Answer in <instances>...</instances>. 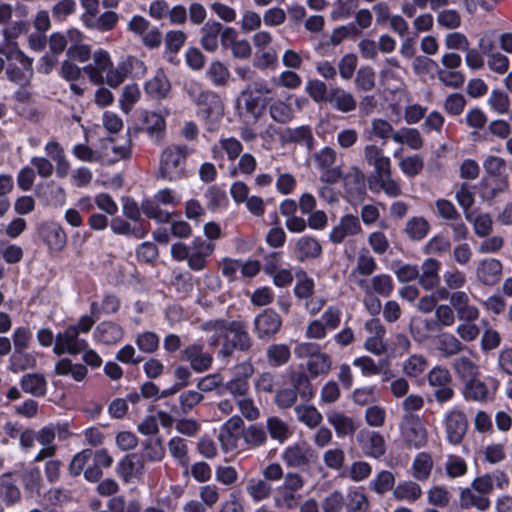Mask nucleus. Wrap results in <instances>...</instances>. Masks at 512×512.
I'll list each match as a JSON object with an SVG mask.
<instances>
[{
  "label": "nucleus",
  "instance_id": "obj_1",
  "mask_svg": "<svg viewBox=\"0 0 512 512\" xmlns=\"http://www.w3.org/2000/svg\"><path fill=\"white\" fill-rule=\"evenodd\" d=\"M202 328L211 333V346H218L223 339V346L219 352L223 358L231 357L234 350L248 351L252 347L247 325L242 321L211 320L205 322Z\"/></svg>",
  "mask_w": 512,
  "mask_h": 512
},
{
  "label": "nucleus",
  "instance_id": "obj_2",
  "mask_svg": "<svg viewBox=\"0 0 512 512\" xmlns=\"http://www.w3.org/2000/svg\"><path fill=\"white\" fill-rule=\"evenodd\" d=\"M363 160L373 168L369 177L370 189L383 192L389 197L396 198L402 195L401 185L392 177V163L390 157L384 154L381 147L367 144L363 148Z\"/></svg>",
  "mask_w": 512,
  "mask_h": 512
},
{
  "label": "nucleus",
  "instance_id": "obj_3",
  "mask_svg": "<svg viewBox=\"0 0 512 512\" xmlns=\"http://www.w3.org/2000/svg\"><path fill=\"white\" fill-rule=\"evenodd\" d=\"M215 245L201 237H196L186 245L182 242L171 246V256L176 261H186L188 267L194 271L204 270L208 263V257L213 253Z\"/></svg>",
  "mask_w": 512,
  "mask_h": 512
},
{
  "label": "nucleus",
  "instance_id": "obj_4",
  "mask_svg": "<svg viewBox=\"0 0 512 512\" xmlns=\"http://www.w3.org/2000/svg\"><path fill=\"white\" fill-rule=\"evenodd\" d=\"M0 54L8 61L7 78L20 86L28 84L34 74L32 59L18 46L0 47Z\"/></svg>",
  "mask_w": 512,
  "mask_h": 512
},
{
  "label": "nucleus",
  "instance_id": "obj_5",
  "mask_svg": "<svg viewBox=\"0 0 512 512\" xmlns=\"http://www.w3.org/2000/svg\"><path fill=\"white\" fill-rule=\"evenodd\" d=\"M188 155L187 146H168L161 155L160 174L163 178L175 181L185 175V164Z\"/></svg>",
  "mask_w": 512,
  "mask_h": 512
},
{
  "label": "nucleus",
  "instance_id": "obj_6",
  "mask_svg": "<svg viewBox=\"0 0 512 512\" xmlns=\"http://www.w3.org/2000/svg\"><path fill=\"white\" fill-rule=\"evenodd\" d=\"M399 428L402 440L408 448L420 449L428 443V431L419 415L404 414Z\"/></svg>",
  "mask_w": 512,
  "mask_h": 512
},
{
  "label": "nucleus",
  "instance_id": "obj_7",
  "mask_svg": "<svg viewBox=\"0 0 512 512\" xmlns=\"http://www.w3.org/2000/svg\"><path fill=\"white\" fill-rule=\"evenodd\" d=\"M87 347V341L80 337V333L77 332L76 328L68 326L63 332L55 336L53 352L58 356L64 353L78 355L85 351Z\"/></svg>",
  "mask_w": 512,
  "mask_h": 512
},
{
  "label": "nucleus",
  "instance_id": "obj_8",
  "mask_svg": "<svg viewBox=\"0 0 512 512\" xmlns=\"http://www.w3.org/2000/svg\"><path fill=\"white\" fill-rule=\"evenodd\" d=\"M444 425L448 442L454 445L461 443L468 428L465 413L458 408H452L445 414Z\"/></svg>",
  "mask_w": 512,
  "mask_h": 512
},
{
  "label": "nucleus",
  "instance_id": "obj_9",
  "mask_svg": "<svg viewBox=\"0 0 512 512\" xmlns=\"http://www.w3.org/2000/svg\"><path fill=\"white\" fill-rule=\"evenodd\" d=\"M194 101L199 109V112L207 120H218L224 114V104L221 97L212 91H202L195 98Z\"/></svg>",
  "mask_w": 512,
  "mask_h": 512
},
{
  "label": "nucleus",
  "instance_id": "obj_10",
  "mask_svg": "<svg viewBox=\"0 0 512 512\" xmlns=\"http://www.w3.org/2000/svg\"><path fill=\"white\" fill-rule=\"evenodd\" d=\"M313 452L305 442H297L287 446L282 454L281 459L287 467L300 468L311 464Z\"/></svg>",
  "mask_w": 512,
  "mask_h": 512
},
{
  "label": "nucleus",
  "instance_id": "obj_11",
  "mask_svg": "<svg viewBox=\"0 0 512 512\" xmlns=\"http://www.w3.org/2000/svg\"><path fill=\"white\" fill-rule=\"evenodd\" d=\"M356 440L366 456L380 458L385 453V440L379 432L362 429L357 433Z\"/></svg>",
  "mask_w": 512,
  "mask_h": 512
},
{
  "label": "nucleus",
  "instance_id": "obj_12",
  "mask_svg": "<svg viewBox=\"0 0 512 512\" xmlns=\"http://www.w3.org/2000/svg\"><path fill=\"white\" fill-rule=\"evenodd\" d=\"M282 326L280 315L273 309H266L254 319V329L260 339H270Z\"/></svg>",
  "mask_w": 512,
  "mask_h": 512
},
{
  "label": "nucleus",
  "instance_id": "obj_13",
  "mask_svg": "<svg viewBox=\"0 0 512 512\" xmlns=\"http://www.w3.org/2000/svg\"><path fill=\"white\" fill-rule=\"evenodd\" d=\"M112 65L109 53L99 49L93 53V62L84 66L83 71L87 74L90 82L101 85L104 83L103 73H107Z\"/></svg>",
  "mask_w": 512,
  "mask_h": 512
},
{
  "label": "nucleus",
  "instance_id": "obj_14",
  "mask_svg": "<svg viewBox=\"0 0 512 512\" xmlns=\"http://www.w3.org/2000/svg\"><path fill=\"white\" fill-rule=\"evenodd\" d=\"M362 227L359 219L352 215H344L339 223L334 226L329 234V239L335 243H342L347 237H352L360 234Z\"/></svg>",
  "mask_w": 512,
  "mask_h": 512
},
{
  "label": "nucleus",
  "instance_id": "obj_15",
  "mask_svg": "<svg viewBox=\"0 0 512 512\" xmlns=\"http://www.w3.org/2000/svg\"><path fill=\"white\" fill-rule=\"evenodd\" d=\"M450 304L455 309L459 320L473 322L479 318V310L470 303L468 294L458 290L451 293Z\"/></svg>",
  "mask_w": 512,
  "mask_h": 512
},
{
  "label": "nucleus",
  "instance_id": "obj_16",
  "mask_svg": "<svg viewBox=\"0 0 512 512\" xmlns=\"http://www.w3.org/2000/svg\"><path fill=\"white\" fill-rule=\"evenodd\" d=\"M144 460L137 454L125 456L117 465V473L125 483H132L143 475Z\"/></svg>",
  "mask_w": 512,
  "mask_h": 512
},
{
  "label": "nucleus",
  "instance_id": "obj_17",
  "mask_svg": "<svg viewBox=\"0 0 512 512\" xmlns=\"http://www.w3.org/2000/svg\"><path fill=\"white\" fill-rule=\"evenodd\" d=\"M502 263L494 258L483 259L477 263L476 278L488 286L495 285L502 275Z\"/></svg>",
  "mask_w": 512,
  "mask_h": 512
},
{
  "label": "nucleus",
  "instance_id": "obj_18",
  "mask_svg": "<svg viewBox=\"0 0 512 512\" xmlns=\"http://www.w3.org/2000/svg\"><path fill=\"white\" fill-rule=\"evenodd\" d=\"M39 234L49 249L61 251L67 242V236L63 228L54 223L46 222L39 226Z\"/></svg>",
  "mask_w": 512,
  "mask_h": 512
},
{
  "label": "nucleus",
  "instance_id": "obj_19",
  "mask_svg": "<svg viewBox=\"0 0 512 512\" xmlns=\"http://www.w3.org/2000/svg\"><path fill=\"white\" fill-rule=\"evenodd\" d=\"M357 285L364 293H373L384 297H388L394 289L393 280L387 274H378L370 279H357Z\"/></svg>",
  "mask_w": 512,
  "mask_h": 512
},
{
  "label": "nucleus",
  "instance_id": "obj_20",
  "mask_svg": "<svg viewBox=\"0 0 512 512\" xmlns=\"http://www.w3.org/2000/svg\"><path fill=\"white\" fill-rule=\"evenodd\" d=\"M183 360L190 363L191 368L198 373L207 371L213 362V357L210 353L203 350L201 345H190L186 347L183 352Z\"/></svg>",
  "mask_w": 512,
  "mask_h": 512
},
{
  "label": "nucleus",
  "instance_id": "obj_21",
  "mask_svg": "<svg viewBox=\"0 0 512 512\" xmlns=\"http://www.w3.org/2000/svg\"><path fill=\"white\" fill-rule=\"evenodd\" d=\"M440 268V261L434 258H428L423 261L418 276V282L423 289L430 291L438 287L440 283Z\"/></svg>",
  "mask_w": 512,
  "mask_h": 512
},
{
  "label": "nucleus",
  "instance_id": "obj_22",
  "mask_svg": "<svg viewBox=\"0 0 512 512\" xmlns=\"http://www.w3.org/2000/svg\"><path fill=\"white\" fill-rule=\"evenodd\" d=\"M508 189V176L484 177L479 183V194L483 201H492Z\"/></svg>",
  "mask_w": 512,
  "mask_h": 512
},
{
  "label": "nucleus",
  "instance_id": "obj_23",
  "mask_svg": "<svg viewBox=\"0 0 512 512\" xmlns=\"http://www.w3.org/2000/svg\"><path fill=\"white\" fill-rule=\"evenodd\" d=\"M222 32V24L210 19L200 29V43L204 50L215 52L219 47V37Z\"/></svg>",
  "mask_w": 512,
  "mask_h": 512
},
{
  "label": "nucleus",
  "instance_id": "obj_24",
  "mask_svg": "<svg viewBox=\"0 0 512 512\" xmlns=\"http://www.w3.org/2000/svg\"><path fill=\"white\" fill-rule=\"evenodd\" d=\"M103 162L107 164L116 163L122 159H129L131 157V139L128 138L124 144L117 145L112 139L103 141L102 149Z\"/></svg>",
  "mask_w": 512,
  "mask_h": 512
},
{
  "label": "nucleus",
  "instance_id": "obj_25",
  "mask_svg": "<svg viewBox=\"0 0 512 512\" xmlns=\"http://www.w3.org/2000/svg\"><path fill=\"white\" fill-rule=\"evenodd\" d=\"M144 130L155 143H160L165 135L166 120L165 116L157 112H145L144 117Z\"/></svg>",
  "mask_w": 512,
  "mask_h": 512
},
{
  "label": "nucleus",
  "instance_id": "obj_26",
  "mask_svg": "<svg viewBox=\"0 0 512 512\" xmlns=\"http://www.w3.org/2000/svg\"><path fill=\"white\" fill-rule=\"evenodd\" d=\"M333 108L342 112L349 113L356 109L357 102L352 93L340 87H332L329 90L328 101Z\"/></svg>",
  "mask_w": 512,
  "mask_h": 512
},
{
  "label": "nucleus",
  "instance_id": "obj_27",
  "mask_svg": "<svg viewBox=\"0 0 512 512\" xmlns=\"http://www.w3.org/2000/svg\"><path fill=\"white\" fill-rule=\"evenodd\" d=\"M170 89V82L162 69L157 70L155 75L145 84L146 94L156 100L166 98Z\"/></svg>",
  "mask_w": 512,
  "mask_h": 512
},
{
  "label": "nucleus",
  "instance_id": "obj_28",
  "mask_svg": "<svg viewBox=\"0 0 512 512\" xmlns=\"http://www.w3.org/2000/svg\"><path fill=\"white\" fill-rule=\"evenodd\" d=\"M459 503L463 509L476 508L480 511L487 510L491 505V501L487 496L481 495L471 486L461 489Z\"/></svg>",
  "mask_w": 512,
  "mask_h": 512
},
{
  "label": "nucleus",
  "instance_id": "obj_29",
  "mask_svg": "<svg viewBox=\"0 0 512 512\" xmlns=\"http://www.w3.org/2000/svg\"><path fill=\"white\" fill-rule=\"evenodd\" d=\"M55 431L51 427H43L36 433V441L42 445V449L36 454L34 461L41 462L46 458L55 455L56 446L54 445Z\"/></svg>",
  "mask_w": 512,
  "mask_h": 512
},
{
  "label": "nucleus",
  "instance_id": "obj_30",
  "mask_svg": "<svg viewBox=\"0 0 512 512\" xmlns=\"http://www.w3.org/2000/svg\"><path fill=\"white\" fill-rule=\"evenodd\" d=\"M322 247L317 239L310 236H303L296 242L295 256L304 262L308 259H315L321 255Z\"/></svg>",
  "mask_w": 512,
  "mask_h": 512
},
{
  "label": "nucleus",
  "instance_id": "obj_31",
  "mask_svg": "<svg viewBox=\"0 0 512 512\" xmlns=\"http://www.w3.org/2000/svg\"><path fill=\"white\" fill-rule=\"evenodd\" d=\"M93 466L84 471V477L91 482L99 480L102 476V468H109L113 463V458L105 449L93 452Z\"/></svg>",
  "mask_w": 512,
  "mask_h": 512
},
{
  "label": "nucleus",
  "instance_id": "obj_32",
  "mask_svg": "<svg viewBox=\"0 0 512 512\" xmlns=\"http://www.w3.org/2000/svg\"><path fill=\"white\" fill-rule=\"evenodd\" d=\"M95 337L105 345H113L122 339L123 329L117 323L102 322L95 329Z\"/></svg>",
  "mask_w": 512,
  "mask_h": 512
},
{
  "label": "nucleus",
  "instance_id": "obj_33",
  "mask_svg": "<svg viewBox=\"0 0 512 512\" xmlns=\"http://www.w3.org/2000/svg\"><path fill=\"white\" fill-rule=\"evenodd\" d=\"M342 181L348 194L354 196L364 192L365 175L357 166L350 167L348 172L342 175Z\"/></svg>",
  "mask_w": 512,
  "mask_h": 512
},
{
  "label": "nucleus",
  "instance_id": "obj_34",
  "mask_svg": "<svg viewBox=\"0 0 512 512\" xmlns=\"http://www.w3.org/2000/svg\"><path fill=\"white\" fill-rule=\"evenodd\" d=\"M463 395L466 400L479 403H485L491 398L486 383L479 380L477 377L465 383Z\"/></svg>",
  "mask_w": 512,
  "mask_h": 512
},
{
  "label": "nucleus",
  "instance_id": "obj_35",
  "mask_svg": "<svg viewBox=\"0 0 512 512\" xmlns=\"http://www.w3.org/2000/svg\"><path fill=\"white\" fill-rule=\"evenodd\" d=\"M294 412L298 422L310 429L318 427L323 420L321 412L313 405H296L294 407Z\"/></svg>",
  "mask_w": 512,
  "mask_h": 512
},
{
  "label": "nucleus",
  "instance_id": "obj_36",
  "mask_svg": "<svg viewBox=\"0 0 512 512\" xmlns=\"http://www.w3.org/2000/svg\"><path fill=\"white\" fill-rule=\"evenodd\" d=\"M21 388L24 392L36 397L46 394L47 381L42 374L28 373L22 376L20 380Z\"/></svg>",
  "mask_w": 512,
  "mask_h": 512
},
{
  "label": "nucleus",
  "instance_id": "obj_37",
  "mask_svg": "<svg viewBox=\"0 0 512 512\" xmlns=\"http://www.w3.org/2000/svg\"><path fill=\"white\" fill-rule=\"evenodd\" d=\"M281 137L285 142H294L305 145L308 150H311L314 145V136L311 129L307 126L286 128Z\"/></svg>",
  "mask_w": 512,
  "mask_h": 512
},
{
  "label": "nucleus",
  "instance_id": "obj_38",
  "mask_svg": "<svg viewBox=\"0 0 512 512\" xmlns=\"http://www.w3.org/2000/svg\"><path fill=\"white\" fill-rule=\"evenodd\" d=\"M393 141L397 144L407 145L412 150H419L424 145V139L419 130L408 127L398 129Z\"/></svg>",
  "mask_w": 512,
  "mask_h": 512
},
{
  "label": "nucleus",
  "instance_id": "obj_39",
  "mask_svg": "<svg viewBox=\"0 0 512 512\" xmlns=\"http://www.w3.org/2000/svg\"><path fill=\"white\" fill-rule=\"evenodd\" d=\"M266 429L269 436L280 444L288 440L292 434L289 424L277 416L267 418Z\"/></svg>",
  "mask_w": 512,
  "mask_h": 512
},
{
  "label": "nucleus",
  "instance_id": "obj_40",
  "mask_svg": "<svg viewBox=\"0 0 512 512\" xmlns=\"http://www.w3.org/2000/svg\"><path fill=\"white\" fill-rule=\"evenodd\" d=\"M327 420L340 437L350 435L356 431V425L353 419L343 413L332 411L327 414Z\"/></svg>",
  "mask_w": 512,
  "mask_h": 512
},
{
  "label": "nucleus",
  "instance_id": "obj_41",
  "mask_svg": "<svg viewBox=\"0 0 512 512\" xmlns=\"http://www.w3.org/2000/svg\"><path fill=\"white\" fill-rule=\"evenodd\" d=\"M261 101L262 100L256 97V95H253L251 91L244 89L238 97L237 105L240 107V103L243 102L245 112L254 122H257L263 113Z\"/></svg>",
  "mask_w": 512,
  "mask_h": 512
},
{
  "label": "nucleus",
  "instance_id": "obj_42",
  "mask_svg": "<svg viewBox=\"0 0 512 512\" xmlns=\"http://www.w3.org/2000/svg\"><path fill=\"white\" fill-rule=\"evenodd\" d=\"M433 464L430 454L426 452L418 453L411 466L412 476L419 481L427 480L431 474Z\"/></svg>",
  "mask_w": 512,
  "mask_h": 512
},
{
  "label": "nucleus",
  "instance_id": "obj_43",
  "mask_svg": "<svg viewBox=\"0 0 512 512\" xmlns=\"http://www.w3.org/2000/svg\"><path fill=\"white\" fill-rule=\"evenodd\" d=\"M453 369L458 378L465 383L478 377L480 373L478 365L466 356L457 358L453 363Z\"/></svg>",
  "mask_w": 512,
  "mask_h": 512
},
{
  "label": "nucleus",
  "instance_id": "obj_44",
  "mask_svg": "<svg viewBox=\"0 0 512 512\" xmlns=\"http://www.w3.org/2000/svg\"><path fill=\"white\" fill-rule=\"evenodd\" d=\"M421 495L420 485L413 481L401 482L393 489V497L398 501L415 502Z\"/></svg>",
  "mask_w": 512,
  "mask_h": 512
},
{
  "label": "nucleus",
  "instance_id": "obj_45",
  "mask_svg": "<svg viewBox=\"0 0 512 512\" xmlns=\"http://www.w3.org/2000/svg\"><path fill=\"white\" fill-rule=\"evenodd\" d=\"M465 346L452 334H443L439 337L436 349L444 358H449L459 354L464 350Z\"/></svg>",
  "mask_w": 512,
  "mask_h": 512
},
{
  "label": "nucleus",
  "instance_id": "obj_46",
  "mask_svg": "<svg viewBox=\"0 0 512 512\" xmlns=\"http://www.w3.org/2000/svg\"><path fill=\"white\" fill-rule=\"evenodd\" d=\"M11 476V473H7L0 477V494L7 505H14L21 499V492Z\"/></svg>",
  "mask_w": 512,
  "mask_h": 512
},
{
  "label": "nucleus",
  "instance_id": "obj_47",
  "mask_svg": "<svg viewBox=\"0 0 512 512\" xmlns=\"http://www.w3.org/2000/svg\"><path fill=\"white\" fill-rule=\"evenodd\" d=\"M331 368V357L322 351L319 352L315 357L309 359L306 363V369L312 377L327 375Z\"/></svg>",
  "mask_w": 512,
  "mask_h": 512
},
{
  "label": "nucleus",
  "instance_id": "obj_48",
  "mask_svg": "<svg viewBox=\"0 0 512 512\" xmlns=\"http://www.w3.org/2000/svg\"><path fill=\"white\" fill-rule=\"evenodd\" d=\"M428 367V360L420 354H413L402 363L403 373L411 378L420 376Z\"/></svg>",
  "mask_w": 512,
  "mask_h": 512
},
{
  "label": "nucleus",
  "instance_id": "obj_49",
  "mask_svg": "<svg viewBox=\"0 0 512 512\" xmlns=\"http://www.w3.org/2000/svg\"><path fill=\"white\" fill-rule=\"evenodd\" d=\"M292 389L296 391L297 396L308 402L314 396V388L311 384V381L308 375L304 372L296 373L292 376Z\"/></svg>",
  "mask_w": 512,
  "mask_h": 512
},
{
  "label": "nucleus",
  "instance_id": "obj_50",
  "mask_svg": "<svg viewBox=\"0 0 512 512\" xmlns=\"http://www.w3.org/2000/svg\"><path fill=\"white\" fill-rule=\"evenodd\" d=\"M429 229L430 225L425 218L413 217L407 221L404 231L410 239L419 241L427 236Z\"/></svg>",
  "mask_w": 512,
  "mask_h": 512
},
{
  "label": "nucleus",
  "instance_id": "obj_51",
  "mask_svg": "<svg viewBox=\"0 0 512 512\" xmlns=\"http://www.w3.org/2000/svg\"><path fill=\"white\" fill-rule=\"evenodd\" d=\"M246 492L253 501L259 502L270 497L272 486L264 479L252 478L248 481Z\"/></svg>",
  "mask_w": 512,
  "mask_h": 512
},
{
  "label": "nucleus",
  "instance_id": "obj_52",
  "mask_svg": "<svg viewBox=\"0 0 512 512\" xmlns=\"http://www.w3.org/2000/svg\"><path fill=\"white\" fill-rule=\"evenodd\" d=\"M346 512H368L370 501L368 497L360 490H352L347 494Z\"/></svg>",
  "mask_w": 512,
  "mask_h": 512
},
{
  "label": "nucleus",
  "instance_id": "obj_53",
  "mask_svg": "<svg viewBox=\"0 0 512 512\" xmlns=\"http://www.w3.org/2000/svg\"><path fill=\"white\" fill-rule=\"evenodd\" d=\"M243 440L250 448H259L267 443L266 431L259 425H250L243 431Z\"/></svg>",
  "mask_w": 512,
  "mask_h": 512
},
{
  "label": "nucleus",
  "instance_id": "obj_54",
  "mask_svg": "<svg viewBox=\"0 0 512 512\" xmlns=\"http://www.w3.org/2000/svg\"><path fill=\"white\" fill-rule=\"evenodd\" d=\"M266 355L268 363L271 366L278 367L289 361L291 352L286 344H273L267 348Z\"/></svg>",
  "mask_w": 512,
  "mask_h": 512
},
{
  "label": "nucleus",
  "instance_id": "obj_55",
  "mask_svg": "<svg viewBox=\"0 0 512 512\" xmlns=\"http://www.w3.org/2000/svg\"><path fill=\"white\" fill-rule=\"evenodd\" d=\"M354 84L359 90L372 91L376 85L374 69L368 65L361 66L356 72Z\"/></svg>",
  "mask_w": 512,
  "mask_h": 512
},
{
  "label": "nucleus",
  "instance_id": "obj_56",
  "mask_svg": "<svg viewBox=\"0 0 512 512\" xmlns=\"http://www.w3.org/2000/svg\"><path fill=\"white\" fill-rule=\"evenodd\" d=\"M377 268V263L375 259L366 253H361L357 258V264L354 270L351 273V277L357 279H361L360 276H369L374 273Z\"/></svg>",
  "mask_w": 512,
  "mask_h": 512
},
{
  "label": "nucleus",
  "instance_id": "obj_57",
  "mask_svg": "<svg viewBox=\"0 0 512 512\" xmlns=\"http://www.w3.org/2000/svg\"><path fill=\"white\" fill-rule=\"evenodd\" d=\"M118 20V14L112 10H108L99 16L96 15L91 22H88L87 27L106 32L112 30L118 23Z\"/></svg>",
  "mask_w": 512,
  "mask_h": 512
},
{
  "label": "nucleus",
  "instance_id": "obj_58",
  "mask_svg": "<svg viewBox=\"0 0 512 512\" xmlns=\"http://www.w3.org/2000/svg\"><path fill=\"white\" fill-rule=\"evenodd\" d=\"M35 365V357L32 354L25 352V350H14L10 358V369L13 372L33 368Z\"/></svg>",
  "mask_w": 512,
  "mask_h": 512
},
{
  "label": "nucleus",
  "instance_id": "obj_59",
  "mask_svg": "<svg viewBox=\"0 0 512 512\" xmlns=\"http://www.w3.org/2000/svg\"><path fill=\"white\" fill-rule=\"evenodd\" d=\"M396 132L397 130L394 129L392 124L383 118H374L371 120L370 133L378 139L383 141H387L388 139L393 140Z\"/></svg>",
  "mask_w": 512,
  "mask_h": 512
},
{
  "label": "nucleus",
  "instance_id": "obj_60",
  "mask_svg": "<svg viewBox=\"0 0 512 512\" xmlns=\"http://www.w3.org/2000/svg\"><path fill=\"white\" fill-rule=\"evenodd\" d=\"M438 80L446 87L458 89L463 86L465 77L459 70L441 68L437 71Z\"/></svg>",
  "mask_w": 512,
  "mask_h": 512
},
{
  "label": "nucleus",
  "instance_id": "obj_61",
  "mask_svg": "<svg viewBox=\"0 0 512 512\" xmlns=\"http://www.w3.org/2000/svg\"><path fill=\"white\" fill-rule=\"evenodd\" d=\"M209 80L218 87L225 86L230 77L228 68L220 61H214L210 64L207 72Z\"/></svg>",
  "mask_w": 512,
  "mask_h": 512
},
{
  "label": "nucleus",
  "instance_id": "obj_62",
  "mask_svg": "<svg viewBox=\"0 0 512 512\" xmlns=\"http://www.w3.org/2000/svg\"><path fill=\"white\" fill-rule=\"evenodd\" d=\"M483 169L487 177L508 176L506 173V161L502 157L487 156L483 161Z\"/></svg>",
  "mask_w": 512,
  "mask_h": 512
},
{
  "label": "nucleus",
  "instance_id": "obj_63",
  "mask_svg": "<svg viewBox=\"0 0 512 512\" xmlns=\"http://www.w3.org/2000/svg\"><path fill=\"white\" fill-rule=\"evenodd\" d=\"M487 103L498 114H506L509 112L510 99L508 94L503 90H492Z\"/></svg>",
  "mask_w": 512,
  "mask_h": 512
},
{
  "label": "nucleus",
  "instance_id": "obj_64",
  "mask_svg": "<svg viewBox=\"0 0 512 512\" xmlns=\"http://www.w3.org/2000/svg\"><path fill=\"white\" fill-rule=\"evenodd\" d=\"M424 167L423 158L418 155H411L403 158L399 162V168L407 177H415L421 173Z\"/></svg>",
  "mask_w": 512,
  "mask_h": 512
}]
</instances>
